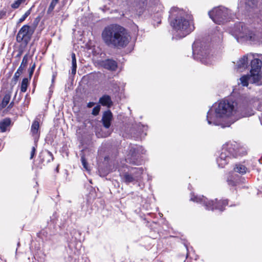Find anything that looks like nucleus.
Listing matches in <instances>:
<instances>
[{
	"label": "nucleus",
	"mask_w": 262,
	"mask_h": 262,
	"mask_svg": "<svg viewBox=\"0 0 262 262\" xmlns=\"http://www.w3.org/2000/svg\"><path fill=\"white\" fill-rule=\"evenodd\" d=\"M249 101L242 96L237 101L222 99L214 103L207 113L206 120L209 125L229 127L235 121L253 114Z\"/></svg>",
	"instance_id": "obj_1"
},
{
	"label": "nucleus",
	"mask_w": 262,
	"mask_h": 262,
	"mask_svg": "<svg viewBox=\"0 0 262 262\" xmlns=\"http://www.w3.org/2000/svg\"><path fill=\"white\" fill-rule=\"evenodd\" d=\"M249 23V24L242 22L235 23L230 33L238 42L256 44L261 38L259 30H262V8L250 18Z\"/></svg>",
	"instance_id": "obj_2"
},
{
	"label": "nucleus",
	"mask_w": 262,
	"mask_h": 262,
	"mask_svg": "<svg viewBox=\"0 0 262 262\" xmlns=\"http://www.w3.org/2000/svg\"><path fill=\"white\" fill-rule=\"evenodd\" d=\"M170 25L176 31L177 39L182 38L194 30L191 15L183 9L172 7L169 11Z\"/></svg>",
	"instance_id": "obj_3"
},
{
	"label": "nucleus",
	"mask_w": 262,
	"mask_h": 262,
	"mask_svg": "<svg viewBox=\"0 0 262 262\" xmlns=\"http://www.w3.org/2000/svg\"><path fill=\"white\" fill-rule=\"evenodd\" d=\"M101 37L106 45L118 49L126 47L130 39L127 30L118 24L105 27L102 32Z\"/></svg>",
	"instance_id": "obj_4"
},
{
	"label": "nucleus",
	"mask_w": 262,
	"mask_h": 262,
	"mask_svg": "<svg viewBox=\"0 0 262 262\" xmlns=\"http://www.w3.org/2000/svg\"><path fill=\"white\" fill-rule=\"evenodd\" d=\"M246 154L244 148L235 142H228L223 144L221 152L216 158V161L218 166L224 167L232 158H236Z\"/></svg>",
	"instance_id": "obj_5"
},
{
	"label": "nucleus",
	"mask_w": 262,
	"mask_h": 262,
	"mask_svg": "<svg viewBox=\"0 0 262 262\" xmlns=\"http://www.w3.org/2000/svg\"><path fill=\"white\" fill-rule=\"evenodd\" d=\"M192 56L194 59L206 65L212 62L213 56L209 46L205 42L196 39L192 46Z\"/></svg>",
	"instance_id": "obj_6"
},
{
	"label": "nucleus",
	"mask_w": 262,
	"mask_h": 262,
	"mask_svg": "<svg viewBox=\"0 0 262 262\" xmlns=\"http://www.w3.org/2000/svg\"><path fill=\"white\" fill-rule=\"evenodd\" d=\"M144 169L143 167L125 166L119 170L121 181L126 184L140 183L142 180Z\"/></svg>",
	"instance_id": "obj_7"
},
{
	"label": "nucleus",
	"mask_w": 262,
	"mask_h": 262,
	"mask_svg": "<svg viewBox=\"0 0 262 262\" xmlns=\"http://www.w3.org/2000/svg\"><path fill=\"white\" fill-rule=\"evenodd\" d=\"M190 201L202 204L207 210L213 211L215 209L221 212L225 210V207L228 203L227 200H218L215 199L214 201L208 200L203 195H194L192 194H191Z\"/></svg>",
	"instance_id": "obj_8"
},
{
	"label": "nucleus",
	"mask_w": 262,
	"mask_h": 262,
	"mask_svg": "<svg viewBox=\"0 0 262 262\" xmlns=\"http://www.w3.org/2000/svg\"><path fill=\"white\" fill-rule=\"evenodd\" d=\"M208 15L215 24L219 25L224 24L232 18L231 10L222 6L214 7L208 12Z\"/></svg>",
	"instance_id": "obj_9"
},
{
	"label": "nucleus",
	"mask_w": 262,
	"mask_h": 262,
	"mask_svg": "<svg viewBox=\"0 0 262 262\" xmlns=\"http://www.w3.org/2000/svg\"><path fill=\"white\" fill-rule=\"evenodd\" d=\"M146 152V150L142 146L130 145L126 161L131 164L140 165L143 161L142 155H145Z\"/></svg>",
	"instance_id": "obj_10"
},
{
	"label": "nucleus",
	"mask_w": 262,
	"mask_h": 262,
	"mask_svg": "<svg viewBox=\"0 0 262 262\" xmlns=\"http://www.w3.org/2000/svg\"><path fill=\"white\" fill-rule=\"evenodd\" d=\"M35 30V26L28 25H24L19 30L16 35V41L18 43H23L26 46L30 41L32 36Z\"/></svg>",
	"instance_id": "obj_11"
},
{
	"label": "nucleus",
	"mask_w": 262,
	"mask_h": 262,
	"mask_svg": "<svg viewBox=\"0 0 262 262\" xmlns=\"http://www.w3.org/2000/svg\"><path fill=\"white\" fill-rule=\"evenodd\" d=\"M241 84L244 86H247L249 83L262 85V75L257 74H251L242 76L240 78Z\"/></svg>",
	"instance_id": "obj_12"
},
{
	"label": "nucleus",
	"mask_w": 262,
	"mask_h": 262,
	"mask_svg": "<svg viewBox=\"0 0 262 262\" xmlns=\"http://www.w3.org/2000/svg\"><path fill=\"white\" fill-rule=\"evenodd\" d=\"M67 252L69 254V257L71 258L76 259L75 256L79 254V249L81 247V243L80 241L77 239L76 237H73L70 241H68Z\"/></svg>",
	"instance_id": "obj_13"
},
{
	"label": "nucleus",
	"mask_w": 262,
	"mask_h": 262,
	"mask_svg": "<svg viewBox=\"0 0 262 262\" xmlns=\"http://www.w3.org/2000/svg\"><path fill=\"white\" fill-rule=\"evenodd\" d=\"M251 74H257L262 75V73H260V69L262 66V54H253V56H251Z\"/></svg>",
	"instance_id": "obj_14"
},
{
	"label": "nucleus",
	"mask_w": 262,
	"mask_h": 262,
	"mask_svg": "<svg viewBox=\"0 0 262 262\" xmlns=\"http://www.w3.org/2000/svg\"><path fill=\"white\" fill-rule=\"evenodd\" d=\"M246 179L244 177L234 172L230 173L227 179L228 185L232 187L244 183Z\"/></svg>",
	"instance_id": "obj_15"
},
{
	"label": "nucleus",
	"mask_w": 262,
	"mask_h": 262,
	"mask_svg": "<svg viewBox=\"0 0 262 262\" xmlns=\"http://www.w3.org/2000/svg\"><path fill=\"white\" fill-rule=\"evenodd\" d=\"M251 56H253V54L251 53L248 54L239 58L235 65V69L239 72L245 70L248 67V59H251Z\"/></svg>",
	"instance_id": "obj_16"
},
{
	"label": "nucleus",
	"mask_w": 262,
	"mask_h": 262,
	"mask_svg": "<svg viewBox=\"0 0 262 262\" xmlns=\"http://www.w3.org/2000/svg\"><path fill=\"white\" fill-rule=\"evenodd\" d=\"M113 119V114L110 110H107L103 113L102 122L103 126L107 129L108 128L111 124V121Z\"/></svg>",
	"instance_id": "obj_17"
},
{
	"label": "nucleus",
	"mask_w": 262,
	"mask_h": 262,
	"mask_svg": "<svg viewBox=\"0 0 262 262\" xmlns=\"http://www.w3.org/2000/svg\"><path fill=\"white\" fill-rule=\"evenodd\" d=\"M102 66L107 70L114 71L116 70L118 64L115 60L108 59L102 61Z\"/></svg>",
	"instance_id": "obj_18"
},
{
	"label": "nucleus",
	"mask_w": 262,
	"mask_h": 262,
	"mask_svg": "<svg viewBox=\"0 0 262 262\" xmlns=\"http://www.w3.org/2000/svg\"><path fill=\"white\" fill-rule=\"evenodd\" d=\"M234 171L243 175L247 172H249V168L244 163H238L235 165L233 168Z\"/></svg>",
	"instance_id": "obj_19"
},
{
	"label": "nucleus",
	"mask_w": 262,
	"mask_h": 262,
	"mask_svg": "<svg viewBox=\"0 0 262 262\" xmlns=\"http://www.w3.org/2000/svg\"><path fill=\"white\" fill-rule=\"evenodd\" d=\"M136 127L138 132V135L134 137L135 138L137 139L139 137H145L146 135V132L148 129L147 125L139 123L136 124Z\"/></svg>",
	"instance_id": "obj_20"
},
{
	"label": "nucleus",
	"mask_w": 262,
	"mask_h": 262,
	"mask_svg": "<svg viewBox=\"0 0 262 262\" xmlns=\"http://www.w3.org/2000/svg\"><path fill=\"white\" fill-rule=\"evenodd\" d=\"M240 5L244 4L247 10L249 9H254L257 7L258 5L257 0H238Z\"/></svg>",
	"instance_id": "obj_21"
},
{
	"label": "nucleus",
	"mask_w": 262,
	"mask_h": 262,
	"mask_svg": "<svg viewBox=\"0 0 262 262\" xmlns=\"http://www.w3.org/2000/svg\"><path fill=\"white\" fill-rule=\"evenodd\" d=\"M11 124V120L9 118H5L0 121V131L2 133L6 132Z\"/></svg>",
	"instance_id": "obj_22"
},
{
	"label": "nucleus",
	"mask_w": 262,
	"mask_h": 262,
	"mask_svg": "<svg viewBox=\"0 0 262 262\" xmlns=\"http://www.w3.org/2000/svg\"><path fill=\"white\" fill-rule=\"evenodd\" d=\"M99 102L102 106H106L108 107H110L113 105V102L111 100V98L107 95H104L100 97Z\"/></svg>",
	"instance_id": "obj_23"
},
{
	"label": "nucleus",
	"mask_w": 262,
	"mask_h": 262,
	"mask_svg": "<svg viewBox=\"0 0 262 262\" xmlns=\"http://www.w3.org/2000/svg\"><path fill=\"white\" fill-rule=\"evenodd\" d=\"M39 127V122L37 120H35L32 123L31 128V132L32 136L34 137L35 141L38 137V130Z\"/></svg>",
	"instance_id": "obj_24"
},
{
	"label": "nucleus",
	"mask_w": 262,
	"mask_h": 262,
	"mask_svg": "<svg viewBox=\"0 0 262 262\" xmlns=\"http://www.w3.org/2000/svg\"><path fill=\"white\" fill-rule=\"evenodd\" d=\"M11 97V92L8 91L5 94L2 102L0 103V110H2L8 105Z\"/></svg>",
	"instance_id": "obj_25"
},
{
	"label": "nucleus",
	"mask_w": 262,
	"mask_h": 262,
	"mask_svg": "<svg viewBox=\"0 0 262 262\" xmlns=\"http://www.w3.org/2000/svg\"><path fill=\"white\" fill-rule=\"evenodd\" d=\"M28 58L29 55L28 54H26L23 57L21 63L17 69L19 71H23L24 69L26 68V67L27 65L28 61Z\"/></svg>",
	"instance_id": "obj_26"
},
{
	"label": "nucleus",
	"mask_w": 262,
	"mask_h": 262,
	"mask_svg": "<svg viewBox=\"0 0 262 262\" xmlns=\"http://www.w3.org/2000/svg\"><path fill=\"white\" fill-rule=\"evenodd\" d=\"M29 84V80L27 78H24L23 79L20 87V91L23 93H25L27 91V87Z\"/></svg>",
	"instance_id": "obj_27"
},
{
	"label": "nucleus",
	"mask_w": 262,
	"mask_h": 262,
	"mask_svg": "<svg viewBox=\"0 0 262 262\" xmlns=\"http://www.w3.org/2000/svg\"><path fill=\"white\" fill-rule=\"evenodd\" d=\"M42 156L44 157L49 158L46 160L48 162H49L53 160V156L52 154L48 150H45L40 153V157H41Z\"/></svg>",
	"instance_id": "obj_28"
},
{
	"label": "nucleus",
	"mask_w": 262,
	"mask_h": 262,
	"mask_svg": "<svg viewBox=\"0 0 262 262\" xmlns=\"http://www.w3.org/2000/svg\"><path fill=\"white\" fill-rule=\"evenodd\" d=\"M59 0H52L47 10V14H50L53 11L55 6L58 3Z\"/></svg>",
	"instance_id": "obj_29"
},
{
	"label": "nucleus",
	"mask_w": 262,
	"mask_h": 262,
	"mask_svg": "<svg viewBox=\"0 0 262 262\" xmlns=\"http://www.w3.org/2000/svg\"><path fill=\"white\" fill-rule=\"evenodd\" d=\"M81 161L83 168L87 171H90L89 168L88 163L85 158L84 155L82 154L81 156Z\"/></svg>",
	"instance_id": "obj_30"
},
{
	"label": "nucleus",
	"mask_w": 262,
	"mask_h": 262,
	"mask_svg": "<svg viewBox=\"0 0 262 262\" xmlns=\"http://www.w3.org/2000/svg\"><path fill=\"white\" fill-rule=\"evenodd\" d=\"M31 8L27 10L25 13L19 19L17 24H20L23 22L27 17L30 14Z\"/></svg>",
	"instance_id": "obj_31"
},
{
	"label": "nucleus",
	"mask_w": 262,
	"mask_h": 262,
	"mask_svg": "<svg viewBox=\"0 0 262 262\" xmlns=\"http://www.w3.org/2000/svg\"><path fill=\"white\" fill-rule=\"evenodd\" d=\"M26 0H16L11 5V7L13 9H17Z\"/></svg>",
	"instance_id": "obj_32"
},
{
	"label": "nucleus",
	"mask_w": 262,
	"mask_h": 262,
	"mask_svg": "<svg viewBox=\"0 0 262 262\" xmlns=\"http://www.w3.org/2000/svg\"><path fill=\"white\" fill-rule=\"evenodd\" d=\"M22 73V71H19L18 70L15 73L14 75L12 78V81L14 82L15 84L17 82L18 78Z\"/></svg>",
	"instance_id": "obj_33"
},
{
	"label": "nucleus",
	"mask_w": 262,
	"mask_h": 262,
	"mask_svg": "<svg viewBox=\"0 0 262 262\" xmlns=\"http://www.w3.org/2000/svg\"><path fill=\"white\" fill-rule=\"evenodd\" d=\"M100 110V106L99 105H96V106H95L93 108V109L92 110V115H93L94 116H97L99 114Z\"/></svg>",
	"instance_id": "obj_34"
},
{
	"label": "nucleus",
	"mask_w": 262,
	"mask_h": 262,
	"mask_svg": "<svg viewBox=\"0 0 262 262\" xmlns=\"http://www.w3.org/2000/svg\"><path fill=\"white\" fill-rule=\"evenodd\" d=\"M72 58V67H77L76 58L75 54L72 53L71 54Z\"/></svg>",
	"instance_id": "obj_35"
},
{
	"label": "nucleus",
	"mask_w": 262,
	"mask_h": 262,
	"mask_svg": "<svg viewBox=\"0 0 262 262\" xmlns=\"http://www.w3.org/2000/svg\"><path fill=\"white\" fill-rule=\"evenodd\" d=\"M36 145L35 144V146H33L32 148V150H31V155H30V159H33V158L34 157V156L35 155V151H36Z\"/></svg>",
	"instance_id": "obj_36"
},
{
	"label": "nucleus",
	"mask_w": 262,
	"mask_h": 262,
	"mask_svg": "<svg viewBox=\"0 0 262 262\" xmlns=\"http://www.w3.org/2000/svg\"><path fill=\"white\" fill-rule=\"evenodd\" d=\"M35 64L34 63L29 70V75H30V77L33 75L34 70H35Z\"/></svg>",
	"instance_id": "obj_37"
},
{
	"label": "nucleus",
	"mask_w": 262,
	"mask_h": 262,
	"mask_svg": "<svg viewBox=\"0 0 262 262\" xmlns=\"http://www.w3.org/2000/svg\"><path fill=\"white\" fill-rule=\"evenodd\" d=\"M23 53V51L22 50H19L18 51V53H17V54L16 55L15 57L16 58H19L20 57V56H21L22 54Z\"/></svg>",
	"instance_id": "obj_38"
},
{
	"label": "nucleus",
	"mask_w": 262,
	"mask_h": 262,
	"mask_svg": "<svg viewBox=\"0 0 262 262\" xmlns=\"http://www.w3.org/2000/svg\"><path fill=\"white\" fill-rule=\"evenodd\" d=\"M14 104V101L13 100L8 105L7 108L9 109V110L12 108L13 107Z\"/></svg>",
	"instance_id": "obj_39"
},
{
	"label": "nucleus",
	"mask_w": 262,
	"mask_h": 262,
	"mask_svg": "<svg viewBox=\"0 0 262 262\" xmlns=\"http://www.w3.org/2000/svg\"><path fill=\"white\" fill-rule=\"evenodd\" d=\"M94 105H95V103L94 102H89L87 104V107H89V108H91V107H93Z\"/></svg>",
	"instance_id": "obj_40"
},
{
	"label": "nucleus",
	"mask_w": 262,
	"mask_h": 262,
	"mask_svg": "<svg viewBox=\"0 0 262 262\" xmlns=\"http://www.w3.org/2000/svg\"><path fill=\"white\" fill-rule=\"evenodd\" d=\"M6 15V12L0 11V19L2 18Z\"/></svg>",
	"instance_id": "obj_41"
},
{
	"label": "nucleus",
	"mask_w": 262,
	"mask_h": 262,
	"mask_svg": "<svg viewBox=\"0 0 262 262\" xmlns=\"http://www.w3.org/2000/svg\"><path fill=\"white\" fill-rule=\"evenodd\" d=\"M77 67H72V74L75 75L76 72Z\"/></svg>",
	"instance_id": "obj_42"
},
{
	"label": "nucleus",
	"mask_w": 262,
	"mask_h": 262,
	"mask_svg": "<svg viewBox=\"0 0 262 262\" xmlns=\"http://www.w3.org/2000/svg\"><path fill=\"white\" fill-rule=\"evenodd\" d=\"M38 21H39V20L37 18H36L34 21V23H33V26H35V28L36 27L38 23Z\"/></svg>",
	"instance_id": "obj_43"
},
{
	"label": "nucleus",
	"mask_w": 262,
	"mask_h": 262,
	"mask_svg": "<svg viewBox=\"0 0 262 262\" xmlns=\"http://www.w3.org/2000/svg\"><path fill=\"white\" fill-rule=\"evenodd\" d=\"M53 88H52V86H51L50 87V88H49V95L50 96L52 95V93H53Z\"/></svg>",
	"instance_id": "obj_44"
},
{
	"label": "nucleus",
	"mask_w": 262,
	"mask_h": 262,
	"mask_svg": "<svg viewBox=\"0 0 262 262\" xmlns=\"http://www.w3.org/2000/svg\"><path fill=\"white\" fill-rule=\"evenodd\" d=\"M74 234L76 235V234H78V235H80V233L79 232H77L76 231H74Z\"/></svg>",
	"instance_id": "obj_45"
},
{
	"label": "nucleus",
	"mask_w": 262,
	"mask_h": 262,
	"mask_svg": "<svg viewBox=\"0 0 262 262\" xmlns=\"http://www.w3.org/2000/svg\"><path fill=\"white\" fill-rule=\"evenodd\" d=\"M110 134V133H106V134H105V135H103L102 137H107Z\"/></svg>",
	"instance_id": "obj_46"
},
{
	"label": "nucleus",
	"mask_w": 262,
	"mask_h": 262,
	"mask_svg": "<svg viewBox=\"0 0 262 262\" xmlns=\"http://www.w3.org/2000/svg\"><path fill=\"white\" fill-rule=\"evenodd\" d=\"M46 161L45 159H44L43 158L41 159V162H45Z\"/></svg>",
	"instance_id": "obj_47"
},
{
	"label": "nucleus",
	"mask_w": 262,
	"mask_h": 262,
	"mask_svg": "<svg viewBox=\"0 0 262 262\" xmlns=\"http://www.w3.org/2000/svg\"><path fill=\"white\" fill-rule=\"evenodd\" d=\"M19 245H20V243H19V242H18V243H17V246L18 247V246H19Z\"/></svg>",
	"instance_id": "obj_48"
},
{
	"label": "nucleus",
	"mask_w": 262,
	"mask_h": 262,
	"mask_svg": "<svg viewBox=\"0 0 262 262\" xmlns=\"http://www.w3.org/2000/svg\"><path fill=\"white\" fill-rule=\"evenodd\" d=\"M66 1H67V0H63V3H64V2H65Z\"/></svg>",
	"instance_id": "obj_49"
},
{
	"label": "nucleus",
	"mask_w": 262,
	"mask_h": 262,
	"mask_svg": "<svg viewBox=\"0 0 262 262\" xmlns=\"http://www.w3.org/2000/svg\"><path fill=\"white\" fill-rule=\"evenodd\" d=\"M54 81V78L52 79V82Z\"/></svg>",
	"instance_id": "obj_50"
},
{
	"label": "nucleus",
	"mask_w": 262,
	"mask_h": 262,
	"mask_svg": "<svg viewBox=\"0 0 262 262\" xmlns=\"http://www.w3.org/2000/svg\"><path fill=\"white\" fill-rule=\"evenodd\" d=\"M160 262H162V261H160Z\"/></svg>",
	"instance_id": "obj_51"
}]
</instances>
